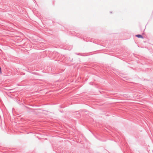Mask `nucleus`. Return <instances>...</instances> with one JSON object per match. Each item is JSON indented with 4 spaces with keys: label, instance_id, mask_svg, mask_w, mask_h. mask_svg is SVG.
Segmentation results:
<instances>
[{
    "label": "nucleus",
    "instance_id": "2",
    "mask_svg": "<svg viewBox=\"0 0 153 153\" xmlns=\"http://www.w3.org/2000/svg\"><path fill=\"white\" fill-rule=\"evenodd\" d=\"M0 73L1 74H2L1 71V67H0Z\"/></svg>",
    "mask_w": 153,
    "mask_h": 153
},
{
    "label": "nucleus",
    "instance_id": "1",
    "mask_svg": "<svg viewBox=\"0 0 153 153\" xmlns=\"http://www.w3.org/2000/svg\"><path fill=\"white\" fill-rule=\"evenodd\" d=\"M136 36L138 38H142L143 39V37L141 35H136Z\"/></svg>",
    "mask_w": 153,
    "mask_h": 153
}]
</instances>
